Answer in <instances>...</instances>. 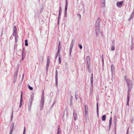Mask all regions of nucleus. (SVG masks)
Masks as SVG:
<instances>
[{
  "label": "nucleus",
  "instance_id": "1",
  "mask_svg": "<svg viewBox=\"0 0 134 134\" xmlns=\"http://www.w3.org/2000/svg\"><path fill=\"white\" fill-rule=\"evenodd\" d=\"M100 18H98L97 20L96 23V25L95 28V31L96 36H98L100 32Z\"/></svg>",
  "mask_w": 134,
  "mask_h": 134
},
{
  "label": "nucleus",
  "instance_id": "2",
  "mask_svg": "<svg viewBox=\"0 0 134 134\" xmlns=\"http://www.w3.org/2000/svg\"><path fill=\"white\" fill-rule=\"evenodd\" d=\"M44 90H42V95L40 104V108L41 110L42 109L43 107V106L44 102Z\"/></svg>",
  "mask_w": 134,
  "mask_h": 134
},
{
  "label": "nucleus",
  "instance_id": "3",
  "mask_svg": "<svg viewBox=\"0 0 134 134\" xmlns=\"http://www.w3.org/2000/svg\"><path fill=\"white\" fill-rule=\"evenodd\" d=\"M127 83L128 88H131V86L132 85V81L130 79H129L126 82Z\"/></svg>",
  "mask_w": 134,
  "mask_h": 134
},
{
  "label": "nucleus",
  "instance_id": "4",
  "mask_svg": "<svg viewBox=\"0 0 134 134\" xmlns=\"http://www.w3.org/2000/svg\"><path fill=\"white\" fill-rule=\"evenodd\" d=\"M92 76L91 78L90 79V82H91V87L90 88V90H92L93 89V74L92 73L91 74Z\"/></svg>",
  "mask_w": 134,
  "mask_h": 134
},
{
  "label": "nucleus",
  "instance_id": "5",
  "mask_svg": "<svg viewBox=\"0 0 134 134\" xmlns=\"http://www.w3.org/2000/svg\"><path fill=\"white\" fill-rule=\"evenodd\" d=\"M49 61H50V58L49 56H48L47 57V65H46V69L47 71H48V68L49 66Z\"/></svg>",
  "mask_w": 134,
  "mask_h": 134
},
{
  "label": "nucleus",
  "instance_id": "6",
  "mask_svg": "<svg viewBox=\"0 0 134 134\" xmlns=\"http://www.w3.org/2000/svg\"><path fill=\"white\" fill-rule=\"evenodd\" d=\"M124 1L118 2H117L116 5L119 8H120L121 5L123 4Z\"/></svg>",
  "mask_w": 134,
  "mask_h": 134
},
{
  "label": "nucleus",
  "instance_id": "7",
  "mask_svg": "<svg viewBox=\"0 0 134 134\" xmlns=\"http://www.w3.org/2000/svg\"><path fill=\"white\" fill-rule=\"evenodd\" d=\"M114 126L115 127V134H116V122H117V118L116 117H115L114 118Z\"/></svg>",
  "mask_w": 134,
  "mask_h": 134
},
{
  "label": "nucleus",
  "instance_id": "8",
  "mask_svg": "<svg viewBox=\"0 0 134 134\" xmlns=\"http://www.w3.org/2000/svg\"><path fill=\"white\" fill-rule=\"evenodd\" d=\"M17 28L16 26H14L13 28V35H17Z\"/></svg>",
  "mask_w": 134,
  "mask_h": 134
},
{
  "label": "nucleus",
  "instance_id": "9",
  "mask_svg": "<svg viewBox=\"0 0 134 134\" xmlns=\"http://www.w3.org/2000/svg\"><path fill=\"white\" fill-rule=\"evenodd\" d=\"M18 74V69L16 70V71L15 72L14 74V76H13V79H17V76Z\"/></svg>",
  "mask_w": 134,
  "mask_h": 134
},
{
  "label": "nucleus",
  "instance_id": "10",
  "mask_svg": "<svg viewBox=\"0 0 134 134\" xmlns=\"http://www.w3.org/2000/svg\"><path fill=\"white\" fill-rule=\"evenodd\" d=\"M73 116L75 120H77V113L76 112H74L73 114Z\"/></svg>",
  "mask_w": 134,
  "mask_h": 134
},
{
  "label": "nucleus",
  "instance_id": "11",
  "mask_svg": "<svg viewBox=\"0 0 134 134\" xmlns=\"http://www.w3.org/2000/svg\"><path fill=\"white\" fill-rule=\"evenodd\" d=\"M55 84L56 86V87H57L58 86V75H55Z\"/></svg>",
  "mask_w": 134,
  "mask_h": 134
},
{
  "label": "nucleus",
  "instance_id": "12",
  "mask_svg": "<svg viewBox=\"0 0 134 134\" xmlns=\"http://www.w3.org/2000/svg\"><path fill=\"white\" fill-rule=\"evenodd\" d=\"M112 122V118L111 117H110V119L109 120V130H110L111 125Z\"/></svg>",
  "mask_w": 134,
  "mask_h": 134
},
{
  "label": "nucleus",
  "instance_id": "13",
  "mask_svg": "<svg viewBox=\"0 0 134 134\" xmlns=\"http://www.w3.org/2000/svg\"><path fill=\"white\" fill-rule=\"evenodd\" d=\"M86 62H87V64L88 63L90 60V58L89 56H87L86 57Z\"/></svg>",
  "mask_w": 134,
  "mask_h": 134
},
{
  "label": "nucleus",
  "instance_id": "14",
  "mask_svg": "<svg viewBox=\"0 0 134 134\" xmlns=\"http://www.w3.org/2000/svg\"><path fill=\"white\" fill-rule=\"evenodd\" d=\"M111 72H112V74L113 72L114 71V65L113 64H112L111 65Z\"/></svg>",
  "mask_w": 134,
  "mask_h": 134
},
{
  "label": "nucleus",
  "instance_id": "15",
  "mask_svg": "<svg viewBox=\"0 0 134 134\" xmlns=\"http://www.w3.org/2000/svg\"><path fill=\"white\" fill-rule=\"evenodd\" d=\"M75 43V40L74 39L72 40L70 44V46H73Z\"/></svg>",
  "mask_w": 134,
  "mask_h": 134
},
{
  "label": "nucleus",
  "instance_id": "16",
  "mask_svg": "<svg viewBox=\"0 0 134 134\" xmlns=\"http://www.w3.org/2000/svg\"><path fill=\"white\" fill-rule=\"evenodd\" d=\"M131 90V88H128V93L127 96V98H129L130 97V92Z\"/></svg>",
  "mask_w": 134,
  "mask_h": 134
},
{
  "label": "nucleus",
  "instance_id": "17",
  "mask_svg": "<svg viewBox=\"0 0 134 134\" xmlns=\"http://www.w3.org/2000/svg\"><path fill=\"white\" fill-rule=\"evenodd\" d=\"M61 47L62 46L61 45V42L60 41H59L58 43V49H61Z\"/></svg>",
  "mask_w": 134,
  "mask_h": 134
},
{
  "label": "nucleus",
  "instance_id": "18",
  "mask_svg": "<svg viewBox=\"0 0 134 134\" xmlns=\"http://www.w3.org/2000/svg\"><path fill=\"white\" fill-rule=\"evenodd\" d=\"M58 128L57 134H60V130L59 129L60 127L59 125H58Z\"/></svg>",
  "mask_w": 134,
  "mask_h": 134
},
{
  "label": "nucleus",
  "instance_id": "19",
  "mask_svg": "<svg viewBox=\"0 0 134 134\" xmlns=\"http://www.w3.org/2000/svg\"><path fill=\"white\" fill-rule=\"evenodd\" d=\"M31 103H30V104H31L30 106H31V105L32 103V101H33V99H34V97H33V95L31 96Z\"/></svg>",
  "mask_w": 134,
  "mask_h": 134
},
{
  "label": "nucleus",
  "instance_id": "20",
  "mask_svg": "<svg viewBox=\"0 0 134 134\" xmlns=\"http://www.w3.org/2000/svg\"><path fill=\"white\" fill-rule=\"evenodd\" d=\"M75 97L76 100H77L78 98V94L77 91H75Z\"/></svg>",
  "mask_w": 134,
  "mask_h": 134
},
{
  "label": "nucleus",
  "instance_id": "21",
  "mask_svg": "<svg viewBox=\"0 0 134 134\" xmlns=\"http://www.w3.org/2000/svg\"><path fill=\"white\" fill-rule=\"evenodd\" d=\"M14 126V123L13 122L10 125V129H13Z\"/></svg>",
  "mask_w": 134,
  "mask_h": 134
},
{
  "label": "nucleus",
  "instance_id": "22",
  "mask_svg": "<svg viewBox=\"0 0 134 134\" xmlns=\"http://www.w3.org/2000/svg\"><path fill=\"white\" fill-rule=\"evenodd\" d=\"M106 115H103L102 117V120L103 121H104L105 120Z\"/></svg>",
  "mask_w": 134,
  "mask_h": 134
},
{
  "label": "nucleus",
  "instance_id": "23",
  "mask_svg": "<svg viewBox=\"0 0 134 134\" xmlns=\"http://www.w3.org/2000/svg\"><path fill=\"white\" fill-rule=\"evenodd\" d=\"M23 100V92H21V98H20V103H22V102Z\"/></svg>",
  "mask_w": 134,
  "mask_h": 134
},
{
  "label": "nucleus",
  "instance_id": "24",
  "mask_svg": "<svg viewBox=\"0 0 134 134\" xmlns=\"http://www.w3.org/2000/svg\"><path fill=\"white\" fill-rule=\"evenodd\" d=\"M61 14H59V15L58 17V24H59L60 19V16H61Z\"/></svg>",
  "mask_w": 134,
  "mask_h": 134
},
{
  "label": "nucleus",
  "instance_id": "25",
  "mask_svg": "<svg viewBox=\"0 0 134 134\" xmlns=\"http://www.w3.org/2000/svg\"><path fill=\"white\" fill-rule=\"evenodd\" d=\"M98 103H97V114L98 115Z\"/></svg>",
  "mask_w": 134,
  "mask_h": 134
},
{
  "label": "nucleus",
  "instance_id": "26",
  "mask_svg": "<svg viewBox=\"0 0 134 134\" xmlns=\"http://www.w3.org/2000/svg\"><path fill=\"white\" fill-rule=\"evenodd\" d=\"M15 37V41L16 42H17V41H18V40H17V38H18V37H17V36L16 35H13Z\"/></svg>",
  "mask_w": 134,
  "mask_h": 134
},
{
  "label": "nucleus",
  "instance_id": "27",
  "mask_svg": "<svg viewBox=\"0 0 134 134\" xmlns=\"http://www.w3.org/2000/svg\"><path fill=\"white\" fill-rule=\"evenodd\" d=\"M85 116H86L88 115V110H85Z\"/></svg>",
  "mask_w": 134,
  "mask_h": 134
},
{
  "label": "nucleus",
  "instance_id": "28",
  "mask_svg": "<svg viewBox=\"0 0 134 134\" xmlns=\"http://www.w3.org/2000/svg\"><path fill=\"white\" fill-rule=\"evenodd\" d=\"M134 15H133V14H131V15L130 16V18L129 19H128L129 21H130V19H132L134 17Z\"/></svg>",
  "mask_w": 134,
  "mask_h": 134
},
{
  "label": "nucleus",
  "instance_id": "29",
  "mask_svg": "<svg viewBox=\"0 0 134 134\" xmlns=\"http://www.w3.org/2000/svg\"><path fill=\"white\" fill-rule=\"evenodd\" d=\"M62 12V8L61 7H59V14H61Z\"/></svg>",
  "mask_w": 134,
  "mask_h": 134
},
{
  "label": "nucleus",
  "instance_id": "30",
  "mask_svg": "<svg viewBox=\"0 0 134 134\" xmlns=\"http://www.w3.org/2000/svg\"><path fill=\"white\" fill-rule=\"evenodd\" d=\"M25 45L26 46H28V44L27 43V40H25Z\"/></svg>",
  "mask_w": 134,
  "mask_h": 134
},
{
  "label": "nucleus",
  "instance_id": "31",
  "mask_svg": "<svg viewBox=\"0 0 134 134\" xmlns=\"http://www.w3.org/2000/svg\"><path fill=\"white\" fill-rule=\"evenodd\" d=\"M13 129H10L9 134H12Z\"/></svg>",
  "mask_w": 134,
  "mask_h": 134
},
{
  "label": "nucleus",
  "instance_id": "32",
  "mask_svg": "<svg viewBox=\"0 0 134 134\" xmlns=\"http://www.w3.org/2000/svg\"><path fill=\"white\" fill-rule=\"evenodd\" d=\"M124 79L125 80V81L126 82L127 80H128L129 79H127V76L126 75H125L124 76Z\"/></svg>",
  "mask_w": 134,
  "mask_h": 134
},
{
  "label": "nucleus",
  "instance_id": "33",
  "mask_svg": "<svg viewBox=\"0 0 134 134\" xmlns=\"http://www.w3.org/2000/svg\"><path fill=\"white\" fill-rule=\"evenodd\" d=\"M64 17L65 18L67 17V12H64Z\"/></svg>",
  "mask_w": 134,
  "mask_h": 134
},
{
  "label": "nucleus",
  "instance_id": "34",
  "mask_svg": "<svg viewBox=\"0 0 134 134\" xmlns=\"http://www.w3.org/2000/svg\"><path fill=\"white\" fill-rule=\"evenodd\" d=\"M68 5H65L64 12H67Z\"/></svg>",
  "mask_w": 134,
  "mask_h": 134
},
{
  "label": "nucleus",
  "instance_id": "35",
  "mask_svg": "<svg viewBox=\"0 0 134 134\" xmlns=\"http://www.w3.org/2000/svg\"><path fill=\"white\" fill-rule=\"evenodd\" d=\"M78 47L81 49H82V46L81 44H78Z\"/></svg>",
  "mask_w": 134,
  "mask_h": 134
},
{
  "label": "nucleus",
  "instance_id": "36",
  "mask_svg": "<svg viewBox=\"0 0 134 134\" xmlns=\"http://www.w3.org/2000/svg\"><path fill=\"white\" fill-rule=\"evenodd\" d=\"M59 63H60L61 62V59L60 56H59Z\"/></svg>",
  "mask_w": 134,
  "mask_h": 134
},
{
  "label": "nucleus",
  "instance_id": "37",
  "mask_svg": "<svg viewBox=\"0 0 134 134\" xmlns=\"http://www.w3.org/2000/svg\"><path fill=\"white\" fill-rule=\"evenodd\" d=\"M13 112H12V115H11V116L10 117V120H11V121L13 119Z\"/></svg>",
  "mask_w": 134,
  "mask_h": 134
},
{
  "label": "nucleus",
  "instance_id": "38",
  "mask_svg": "<svg viewBox=\"0 0 134 134\" xmlns=\"http://www.w3.org/2000/svg\"><path fill=\"white\" fill-rule=\"evenodd\" d=\"M85 110H88L87 106V105H85L84 106Z\"/></svg>",
  "mask_w": 134,
  "mask_h": 134
},
{
  "label": "nucleus",
  "instance_id": "39",
  "mask_svg": "<svg viewBox=\"0 0 134 134\" xmlns=\"http://www.w3.org/2000/svg\"><path fill=\"white\" fill-rule=\"evenodd\" d=\"M61 49H58V51L57 52V55H59L60 53V51Z\"/></svg>",
  "mask_w": 134,
  "mask_h": 134
},
{
  "label": "nucleus",
  "instance_id": "40",
  "mask_svg": "<svg viewBox=\"0 0 134 134\" xmlns=\"http://www.w3.org/2000/svg\"><path fill=\"white\" fill-rule=\"evenodd\" d=\"M115 47L114 46H112L111 48V49L112 51H114L115 49Z\"/></svg>",
  "mask_w": 134,
  "mask_h": 134
},
{
  "label": "nucleus",
  "instance_id": "41",
  "mask_svg": "<svg viewBox=\"0 0 134 134\" xmlns=\"http://www.w3.org/2000/svg\"><path fill=\"white\" fill-rule=\"evenodd\" d=\"M73 47V46L70 45V48L69 49V50H72V48Z\"/></svg>",
  "mask_w": 134,
  "mask_h": 134
},
{
  "label": "nucleus",
  "instance_id": "42",
  "mask_svg": "<svg viewBox=\"0 0 134 134\" xmlns=\"http://www.w3.org/2000/svg\"><path fill=\"white\" fill-rule=\"evenodd\" d=\"M29 89L30 90H32L33 89V88L32 87H31L30 86H29Z\"/></svg>",
  "mask_w": 134,
  "mask_h": 134
},
{
  "label": "nucleus",
  "instance_id": "43",
  "mask_svg": "<svg viewBox=\"0 0 134 134\" xmlns=\"http://www.w3.org/2000/svg\"><path fill=\"white\" fill-rule=\"evenodd\" d=\"M69 55L70 56H71V53L72 52V50H69Z\"/></svg>",
  "mask_w": 134,
  "mask_h": 134
},
{
  "label": "nucleus",
  "instance_id": "44",
  "mask_svg": "<svg viewBox=\"0 0 134 134\" xmlns=\"http://www.w3.org/2000/svg\"><path fill=\"white\" fill-rule=\"evenodd\" d=\"M66 5H68V0H66Z\"/></svg>",
  "mask_w": 134,
  "mask_h": 134
},
{
  "label": "nucleus",
  "instance_id": "45",
  "mask_svg": "<svg viewBox=\"0 0 134 134\" xmlns=\"http://www.w3.org/2000/svg\"><path fill=\"white\" fill-rule=\"evenodd\" d=\"M129 98H127V103H129Z\"/></svg>",
  "mask_w": 134,
  "mask_h": 134
},
{
  "label": "nucleus",
  "instance_id": "46",
  "mask_svg": "<svg viewBox=\"0 0 134 134\" xmlns=\"http://www.w3.org/2000/svg\"><path fill=\"white\" fill-rule=\"evenodd\" d=\"M16 79H13V82L14 83H15L16 81Z\"/></svg>",
  "mask_w": 134,
  "mask_h": 134
},
{
  "label": "nucleus",
  "instance_id": "47",
  "mask_svg": "<svg viewBox=\"0 0 134 134\" xmlns=\"http://www.w3.org/2000/svg\"><path fill=\"white\" fill-rule=\"evenodd\" d=\"M55 75H58V72L57 70H56L55 71Z\"/></svg>",
  "mask_w": 134,
  "mask_h": 134
},
{
  "label": "nucleus",
  "instance_id": "48",
  "mask_svg": "<svg viewBox=\"0 0 134 134\" xmlns=\"http://www.w3.org/2000/svg\"><path fill=\"white\" fill-rule=\"evenodd\" d=\"M77 15V16H79V17L80 19L81 18V15H80V14H79Z\"/></svg>",
  "mask_w": 134,
  "mask_h": 134
},
{
  "label": "nucleus",
  "instance_id": "49",
  "mask_svg": "<svg viewBox=\"0 0 134 134\" xmlns=\"http://www.w3.org/2000/svg\"><path fill=\"white\" fill-rule=\"evenodd\" d=\"M22 103H20V104L19 105V107H21V105H22Z\"/></svg>",
  "mask_w": 134,
  "mask_h": 134
},
{
  "label": "nucleus",
  "instance_id": "50",
  "mask_svg": "<svg viewBox=\"0 0 134 134\" xmlns=\"http://www.w3.org/2000/svg\"><path fill=\"white\" fill-rule=\"evenodd\" d=\"M25 132H26V130L25 129V127H24V130L23 132L25 133Z\"/></svg>",
  "mask_w": 134,
  "mask_h": 134
},
{
  "label": "nucleus",
  "instance_id": "51",
  "mask_svg": "<svg viewBox=\"0 0 134 134\" xmlns=\"http://www.w3.org/2000/svg\"><path fill=\"white\" fill-rule=\"evenodd\" d=\"M24 55L23 52L22 53V56L23 57H24Z\"/></svg>",
  "mask_w": 134,
  "mask_h": 134
},
{
  "label": "nucleus",
  "instance_id": "52",
  "mask_svg": "<svg viewBox=\"0 0 134 134\" xmlns=\"http://www.w3.org/2000/svg\"><path fill=\"white\" fill-rule=\"evenodd\" d=\"M126 105L128 106H129V103H126Z\"/></svg>",
  "mask_w": 134,
  "mask_h": 134
},
{
  "label": "nucleus",
  "instance_id": "53",
  "mask_svg": "<svg viewBox=\"0 0 134 134\" xmlns=\"http://www.w3.org/2000/svg\"><path fill=\"white\" fill-rule=\"evenodd\" d=\"M132 14H133V15H134V11L133 10V11L132 13Z\"/></svg>",
  "mask_w": 134,
  "mask_h": 134
},
{
  "label": "nucleus",
  "instance_id": "54",
  "mask_svg": "<svg viewBox=\"0 0 134 134\" xmlns=\"http://www.w3.org/2000/svg\"><path fill=\"white\" fill-rule=\"evenodd\" d=\"M58 55H57H57L56 56H55V59H56L57 58V57Z\"/></svg>",
  "mask_w": 134,
  "mask_h": 134
},
{
  "label": "nucleus",
  "instance_id": "55",
  "mask_svg": "<svg viewBox=\"0 0 134 134\" xmlns=\"http://www.w3.org/2000/svg\"><path fill=\"white\" fill-rule=\"evenodd\" d=\"M24 74H23V76H22V80H23V78L24 77Z\"/></svg>",
  "mask_w": 134,
  "mask_h": 134
},
{
  "label": "nucleus",
  "instance_id": "56",
  "mask_svg": "<svg viewBox=\"0 0 134 134\" xmlns=\"http://www.w3.org/2000/svg\"><path fill=\"white\" fill-rule=\"evenodd\" d=\"M128 129L127 130V132L126 133V134H128Z\"/></svg>",
  "mask_w": 134,
  "mask_h": 134
},
{
  "label": "nucleus",
  "instance_id": "57",
  "mask_svg": "<svg viewBox=\"0 0 134 134\" xmlns=\"http://www.w3.org/2000/svg\"><path fill=\"white\" fill-rule=\"evenodd\" d=\"M24 59V58L23 57H22V60H23Z\"/></svg>",
  "mask_w": 134,
  "mask_h": 134
},
{
  "label": "nucleus",
  "instance_id": "58",
  "mask_svg": "<svg viewBox=\"0 0 134 134\" xmlns=\"http://www.w3.org/2000/svg\"><path fill=\"white\" fill-rule=\"evenodd\" d=\"M132 48H133V47H132H132L131 48V50H132Z\"/></svg>",
  "mask_w": 134,
  "mask_h": 134
},
{
  "label": "nucleus",
  "instance_id": "59",
  "mask_svg": "<svg viewBox=\"0 0 134 134\" xmlns=\"http://www.w3.org/2000/svg\"><path fill=\"white\" fill-rule=\"evenodd\" d=\"M29 110L30 111V107H29Z\"/></svg>",
  "mask_w": 134,
  "mask_h": 134
},
{
  "label": "nucleus",
  "instance_id": "60",
  "mask_svg": "<svg viewBox=\"0 0 134 134\" xmlns=\"http://www.w3.org/2000/svg\"><path fill=\"white\" fill-rule=\"evenodd\" d=\"M71 99H72L73 98V97L72 96H71Z\"/></svg>",
  "mask_w": 134,
  "mask_h": 134
},
{
  "label": "nucleus",
  "instance_id": "61",
  "mask_svg": "<svg viewBox=\"0 0 134 134\" xmlns=\"http://www.w3.org/2000/svg\"><path fill=\"white\" fill-rule=\"evenodd\" d=\"M102 61H103L102 62H103V59H102Z\"/></svg>",
  "mask_w": 134,
  "mask_h": 134
},
{
  "label": "nucleus",
  "instance_id": "62",
  "mask_svg": "<svg viewBox=\"0 0 134 134\" xmlns=\"http://www.w3.org/2000/svg\"><path fill=\"white\" fill-rule=\"evenodd\" d=\"M25 133L23 132V134H25Z\"/></svg>",
  "mask_w": 134,
  "mask_h": 134
},
{
  "label": "nucleus",
  "instance_id": "63",
  "mask_svg": "<svg viewBox=\"0 0 134 134\" xmlns=\"http://www.w3.org/2000/svg\"><path fill=\"white\" fill-rule=\"evenodd\" d=\"M133 11H134V9H133Z\"/></svg>",
  "mask_w": 134,
  "mask_h": 134
},
{
  "label": "nucleus",
  "instance_id": "64",
  "mask_svg": "<svg viewBox=\"0 0 134 134\" xmlns=\"http://www.w3.org/2000/svg\"><path fill=\"white\" fill-rule=\"evenodd\" d=\"M104 0V2L105 1V0Z\"/></svg>",
  "mask_w": 134,
  "mask_h": 134
}]
</instances>
